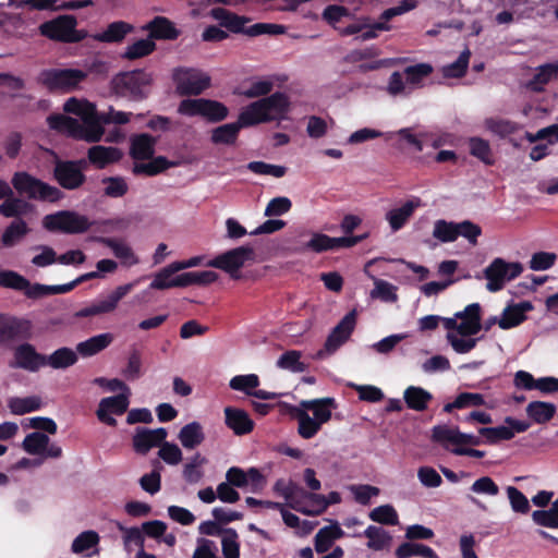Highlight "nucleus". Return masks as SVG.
<instances>
[{"instance_id":"3c124183","label":"nucleus","mask_w":558,"mask_h":558,"mask_svg":"<svg viewBox=\"0 0 558 558\" xmlns=\"http://www.w3.org/2000/svg\"><path fill=\"white\" fill-rule=\"evenodd\" d=\"M368 517L372 521L385 525H397L399 523L398 513L391 505H383L374 508Z\"/></svg>"},{"instance_id":"0e129e2a","label":"nucleus","mask_w":558,"mask_h":558,"mask_svg":"<svg viewBox=\"0 0 558 558\" xmlns=\"http://www.w3.org/2000/svg\"><path fill=\"white\" fill-rule=\"evenodd\" d=\"M375 288L371 292V296L374 299H380L384 302H396L398 295L396 293L397 288L388 281L383 279L374 280Z\"/></svg>"},{"instance_id":"473e14b6","label":"nucleus","mask_w":558,"mask_h":558,"mask_svg":"<svg viewBox=\"0 0 558 558\" xmlns=\"http://www.w3.org/2000/svg\"><path fill=\"white\" fill-rule=\"evenodd\" d=\"M113 341V335L110 332L100 333L77 343L76 352L83 357H89L98 354L108 348Z\"/></svg>"},{"instance_id":"de8ad7c7","label":"nucleus","mask_w":558,"mask_h":558,"mask_svg":"<svg viewBox=\"0 0 558 558\" xmlns=\"http://www.w3.org/2000/svg\"><path fill=\"white\" fill-rule=\"evenodd\" d=\"M218 280V274L213 270L189 271L181 274L182 288L190 286H208Z\"/></svg>"},{"instance_id":"338daca9","label":"nucleus","mask_w":558,"mask_h":558,"mask_svg":"<svg viewBox=\"0 0 558 558\" xmlns=\"http://www.w3.org/2000/svg\"><path fill=\"white\" fill-rule=\"evenodd\" d=\"M0 287L23 291L28 287V280L16 271L0 269Z\"/></svg>"},{"instance_id":"b1692460","label":"nucleus","mask_w":558,"mask_h":558,"mask_svg":"<svg viewBox=\"0 0 558 558\" xmlns=\"http://www.w3.org/2000/svg\"><path fill=\"white\" fill-rule=\"evenodd\" d=\"M456 318L461 319L459 335L462 337L474 336L482 329V307L478 303L469 304L463 311L457 312Z\"/></svg>"},{"instance_id":"5fc2aeb1","label":"nucleus","mask_w":558,"mask_h":558,"mask_svg":"<svg viewBox=\"0 0 558 558\" xmlns=\"http://www.w3.org/2000/svg\"><path fill=\"white\" fill-rule=\"evenodd\" d=\"M231 389L252 396V391L259 386V377L256 374L236 375L231 378Z\"/></svg>"},{"instance_id":"7ed1b4c3","label":"nucleus","mask_w":558,"mask_h":558,"mask_svg":"<svg viewBox=\"0 0 558 558\" xmlns=\"http://www.w3.org/2000/svg\"><path fill=\"white\" fill-rule=\"evenodd\" d=\"M77 20L74 15H59L41 23L39 34L50 40L63 44H77L87 37V32L77 29Z\"/></svg>"},{"instance_id":"c03bdc74","label":"nucleus","mask_w":558,"mask_h":558,"mask_svg":"<svg viewBox=\"0 0 558 558\" xmlns=\"http://www.w3.org/2000/svg\"><path fill=\"white\" fill-rule=\"evenodd\" d=\"M10 411L15 415H24L41 408V399L37 396L25 398L13 397L8 402Z\"/></svg>"},{"instance_id":"393cba45","label":"nucleus","mask_w":558,"mask_h":558,"mask_svg":"<svg viewBox=\"0 0 558 558\" xmlns=\"http://www.w3.org/2000/svg\"><path fill=\"white\" fill-rule=\"evenodd\" d=\"M123 157L120 148L113 146L95 145L88 148L87 158L96 169H105L119 162Z\"/></svg>"},{"instance_id":"423d86ee","label":"nucleus","mask_w":558,"mask_h":558,"mask_svg":"<svg viewBox=\"0 0 558 558\" xmlns=\"http://www.w3.org/2000/svg\"><path fill=\"white\" fill-rule=\"evenodd\" d=\"M87 216L81 215L74 210H60L44 217L43 226L51 232H62L66 234H81L90 229L94 225Z\"/></svg>"},{"instance_id":"a211bd4d","label":"nucleus","mask_w":558,"mask_h":558,"mask_svg":"<svg viewBox=\"0 0 558 558\" xmlns=\"http://www.w3.org/2000/svg\"><path fill=\"white\" fill-rule=\"evenodd\" d=\"M130 401L128 395L120 393L100 400L96 415L98 420L108 425L117 426V420L111 415H122L128 411Z\"/></svg>"},{"instance_id":"f257e3e1","label":"nucleus","mask_w":558,"mask_h":558,"mask_svg":"<svg viewBox=\"0 0 558 558\" xmlns=\"http://www.w3.org/2000/svg\"><path fill=\"white\" fill-rule=\"evenodd\" d=\"M156 142L157 140L147 133L135 135L132 138L130 148L131 157L135 160L151 159L149 162L134 163L132 171L135 175L144 174L154 177L178 165V162L170 161L163 156L153 158Z\"/></svg>"},{"instance_id":"c9c22d12","label":"nucleus","mask_w":558,"mask_h":558,"mask_svg":"<svg viewBox=\"0 0 558 558\" xmlns=\"http://www.w3.org/2000/svg\"><path fill=\"white\" fill-rule=\"evenodd\" d=\"M403 399L410 410L423 412L433 400V395L422 387L409 386L403 392Z\"/></svg>"},{"instance_id":"dca6fc26","label":"nucleus","mask_w":558,"mask_h":558,"mask_svg":"<svg viewBox=\"0 0 558 558\" xmlns=\"http://www.w3.org/2000/svg\"><path fill=\"white\" fill-rule=\"evenodd\" d=\"M53 179L64 190L74 191L86 182L85 173L70 160L57 159L53 166Z\"/></svg>"},{"instance_id":"f03ea898","label":"nucleus","mask_w":558,"mask_h":558,"mask_svg":"<svg viewBox=\"0 0 558 558\" xmlns=\"http://www.w3.org/2000/svg\"><path fill=\"white\" fill-rule=\"evenodd\" d=\"M14 190L29 199L57 203L64 197V193L56 186H52L26 171H17L11 180Z\"/></svg>"},{"instance_id":"8fccbe9b","label":"nucleus","mask_w":558,"mask_h":558,"mask_svg":"<svg viewBox=\"0 0 558 558\" xmlns=\"http://www.w3.org/2000/svg\"><path fill=\"white\" fill-rule=\"evenodd\" d=\"M433 236L442 243L454 242L458 239L457 222L444 219L436 220Z\"/></svg>"},{"instance_id":"4be33fe9","label":"nucleus","mask_w":558,"mask_h":558,"mask_svg":"<svg viewBox=\"0 0 558 558\" xmlns=\"http://www.w3.org/2000/svg\"><path fill=\"white\" fill-rule=\"evenodd\" d=\"M339 33L343 36L356 35V39L363 41L376 38L379 32L389 31V24L386 22H375L373 24H366L362 21H354L347 25L337 27Z\"/></svg>"},{"instance_id":"c85d7f7f","label":"nucleus","mask_w":558,"mask_h":558,"mask_svg":"<svg viewBox=\"0 0 558 558\" xmlns=\"http://www.w3.org/2000/svg\"><path fill=\"white\" fill-rule=\"evenodd\" d=\"M533 305L529 301H523L517 304L508 305L501 314L498 320V325L501 329H510L519 326L525 319V313L531 311Z\"/></svg>"},{"instance_id":"6e6d98bb","label":"nucleus","mask_w":558,"mask_h":558,"mask_svg":"<svg viewBox=\"0 0 558 558\" xmlns=\"http://www.w3.org/2000/svg\"><path fill=\"white\" fill-rule=\"evenodd\" d=\"M485 126L487 130L497 134L500 137H506L508 135H511L519 130L518 123L510 121V120L497 119V118L486 119Z\"/></svg>"},{"instance_id":"20e7f679","label":"nucleus","mask_w":558,"mask_h":558,"mask_svg":"<svg viewBox=\"0 0 558 558\" xmlns=\"http://www.w3.org/2000/svg\"><path fill=\"white\" fill-rule=\"evenodd\" d=\"M210 16L219 21L222 27L234 34H244L250 37H256L263 34L279 35V24L256 23L248 27L245 26L251 20L240 16L223 8H214Z\"/></svg>"},{"instance_id":"a18cd8bd","label":"nucleus","mask_w":558,"mask_h":558,"mask_svg":"<svg viewBox=\"0 0 558 558\" xmlns=\"http://www.w3.org/2000/svg\"><path fill=\"white\" fill-rule=\"evenodd\" d=\"M363 535L368 538L367 547L373 550H383L391 541L390 534L376 525H369Z\"/></svg>"},{"instance_id":"864d4df0","label":"nucleus","mask_w":558,"mask_h":558,"mask_svg":"<svg viewBox=\"0 0 558 558\" xmlns=\"http://www.w3.org/2000/svg\"><path fill=\"white\" fill-rule=\"evenodd\" d=\"M28 232L27 223L22 220L12 221L2 234V243L4 246L10 247L13 246L14 243L23 238Z\"/></svg>"},{"instance_id":"680f3d73","label":"nucleus","mask_w":558,"mask_h":558,"mask_svg":"<svg viewBox=\"0 0 558 558\" xmlns=\"http://www.w3.org/2000/svg\"><path fill=\"white\" fill-rule=\"evenodd\" d=\"M99 543V535L95 531H85L78 534L72 543V551L75 554H83L86 550L97 546Z\"/></svg>"},{"instance_id":"9b49d317","label":"nucleus","mask_w":558,"mask_h":558,"mask_svg":"<svg viewBox=\"0 0 558 558\" xmlns=\"http://www.w3.org/2000/svg\"><path fill=\"white\" fill-rule=\"evenodd\" d=\"M33 325L29 319L0 314V344L11 348L13 343L25 342L33 336Z\"/></svg>"},{"instance_id":"13d9d810","label":"nucleus","mask_w":558,"mask_h":558,"mask_svg":"<svg viewBox=\"0 0 558 558\" xmlns=\"http://www.w3.org/2000/svg\"><path fill=\"white\" fill-rule=\"evenodd\" d=\"M239 535L234 529L228 527L223 530L221 541L222 555L225 558H240Z\"/></svg>"},{"instance_id":"49530a36","label":"nucleus","mask_w":558,"mask_h":558,"mask_svg":"<svg viewBox=\"0 0 558 558\" xmlns=\"http://www.w3.org/2000/svg\"><path fill=\"white\" fill-rule=\"evenodd\" d=\"M155 49L156 44L154 40L149 38L138 39L126 47L125 51L122 53V58L126 60H136L149 56L155 51Z\"/></svg>"},{"instance_id":"6ab92c4d","label":"nucleus","mask_w":558,"mask_h":558,"mask_svg":"<svg viewBox=\"0 0 558 558\" xmlns=\"http://www.w3.org/2000/svg\"><path fill=\"white\" fill-rule=\"evenodd\" d=\"M282 413L289 414L293 420L298 421V434L303 439L315 437L322 429V425L313 420L308 412H305L304 409L298 405L281 401V414Z\"/></svg>"},{"instance_id":"69168bd1","label":"nucleus","mask_w":558,"mask_h":558,"mask_svg":"<svg viewBox=\"0 0 558 558\" xmlns=\"http://www.w3.org/2000/svg\"><path fill=\"white\" fill-rule=\"evenodd\" d=\"M478 434L484 437L488 444H497L498 441L513 438V430L508 429V426L481 427Z\"/></svg>"},{"instance_id":"ddd939ff","label":"nucleus","mask_w":558,"mask_h":558,"mask_svg":"<svg viewBox=\"0 0 558 558\" xmlns=\"http://www.w3.org/2000/svg\"><path fill=\"white\" fill-rule=\"evenodd\" d=\"M173 81L181 96H197L210 86V76L195 69H175Z\"/></svg>"},{"instance_id":"f704fd0d","label":"nucleus","mask_w":558,"mask_h":558,"mask_svg":"<svg viewBox=\"0 0 558 558\" xmlns=\"http://www.w3.org/2000/svg\"><path fill=\"white\" fill-rule=\"evenodd\" d=\"M94 241L111 248L114 256L124 264L134 265L138 263L133 250L124 242L114 238L95 236Z\"/></svg>"},{"instance_id":"6e6552de","label":"nucleus","mask_w":558,"mask_h":558,"mask_svg":"<svg viewBox=\"0 0 558 558\" xmlns=\"http://www.w3.org/2000/svg\"><path fill=\"white\" fill-rule=\"evenodd\" d=\"M279 110V92L246 106L239 114L238 122L243 128L268 122L274 119L272 111Z\"/></svg>"},{"instance_id":"f3484780","label":"nucleus","mask_w":558,"mask_h":558,"mask_svg":"<svg viewBox=\"0 0 558 558\" xmlns=\"http://www.w3.org/2000/svg\"><path fill=\"white\" fill-rule=\"evenodd\" d=\"M108 114L99 113L96 108L89 112L81 123V129L76 131V140H84L88 143H97L105 133L104 124H109Z\"/></svg>"},{"instance_id":"2eb2a0df","label":"nucleus","mask_w":558,"mask_h":558,"mask_svg":"<svg viewBox=\"0 0 558 558\" xmlns=\"http://www.w3.org/2000/svg\"><path fill=\"white\" fill-rule=\"evenodd\" d=\"M433 441L440 444L447 450H450L448 445L456 447L463 446H480L483 440L480 436L465 434L460 432L458 427H449L447 425H436L432 429Z\"/></svg>"},{"instance_id":"bb28decb","label":"nucleus","mask_w":558,"mask_h":558,"mask_svg":"<svg viewBox=\"0 0 558 558\" xmlns=\"http://www.w3.org/2000/svg\"><path fill=\"white\" fill-rule=\"evenodd\" d=\"M143 29L149 32V39L151 40H174L180 35L175 25L165 16H155Z\"/></svg>"},{"instance_id":"c756f323","label":"nucleus","mask_w":558,"mask_h":558,"mask_svg":"<svg viewBox=\"0 0 558 558\" xmlns=\"http://www.w3.org/2000/svg\"><path fill=\"white\" fill-rule=\"evenodd\" d=\"M421 206V199L415 198L407 201L401 207L393 208L386 214V219L392 231L402 229L409 219L413 216L414 210Z\"/></svg>"},{"instance_id":"a878e982","label":"nucleus","mask_w":558,"mask_h":558,"mask_svg":"<svg viewBox=\"0 0 558 558\" xmlns=\"http://www.w3.org/2000/svg\"><path fill=\"white\" fill-rule=\"evenodd\" d=\"M305 412H313V420L319 425H324L331 420L332 410L337 408L336 400L330 397L318 398L312 400H302L299 405Z\"/></svg>"},{"instance_id":"39448f33","label":"nucleus","mask_w":558,"mask_h":558,"mask_svg":"<svg viewBox=\"0 0 558 558\" xmlns=\"http://www.w3.org/2000/svg\"><path fill=\"white\" fill-rule=\"evenodd\" d=\"M153 83L150 73L143 69L118 73L111 81L113 92L121 97L143 100Z\"/></svg>"},{"instance_id":"72a5a7b5","label":"nucleus","mask_w":558,"mask_h":558,"mask_svg":"<svg viewBox=\"0 0 558 558\" xmlns=\"http://www.w3.org/2000/svg\"><path fill=\"white\" fill-rule=\"evenodd\" d=\"M78 361L77 352L71 348L62 347L49 355H45V367L53 369H65L75 365Z\"/></svg>"},{"instance_id":"0eeeda50","label":"nucleus","mask_w":558,"mask_h":558,"mask_svg":"<svg viewBox=\"0 0 558 558\" xmlns=\"http://www.w3.org/2000/svg\"><path fill=\"white\" fill-rule=\"evenodd\" d=\"M178 111L189 117L199 116L211 123L221 122L229 114V109L225 104L206 98L183 99Z\"/></svg>"},{"instance_id":"774afa93","label":"nucleus","mask_w":558,"mask_h":558,"mask_svg":"<svg viewBox=\"0 0 558 558\" xmlns=\"http://www.w3.org/2000/svg\"><path fill=\"white\" fill-rule=\"evenodd\" d=\"M507 495L514 512L527 513L530 511V502L526 496L514 486L507 488Z\"/></svg>"},{"instance_id":"5701e85b","label":"nucleus","mask_w":558,"mask_h":558,"mask_svg":"<svg viewBox=\"0 0 558 558\" xmlns=\"http://www.w3.org/2000/svg\"><path fill=\"white\" fill-rule=\"evenodd\" d=\"M14 360L17 367L29 372H37L45 367V354L38 353L27 341L14 349Z\"/></svg>"},{"instance_id":"7c9ffc66","label":"nucleus","mask_w":558,"mask_h":558,"mask_svg":"<svg viewBox=\"0 0 558 558\" xmlns=\"http://www.w3.org/2000/svg\"><path fill=\"white\" fill-rule=\"evenodd\" d=\"M134 26L124 21H114L101 33L94 35V39L99 43L118 44L123 41L126 35L133 33Z\"/></svg>"},{"instance_id":"1a4fd4ad","label":"nucleus","mask_w":558,"mask_h":558,"mask_svg":"<svg viewBox=\"0 0 558 558\" xmlns=\"http://www.w3.org/2000/svg\"><path fill=\"white\" fill-rule=\"evenodd\" d=\"M253 256V247L242 245L217 255L215 258L207 260L205 265L229 274L232 279H239L240 269L247 260H252Z\"/></svg>"},{"instance_id":"cd10ccee","label":"nucleus","mask_w":558,"mask_h":558,"mask_svg":"<svg viewBox=\"0 0 558 558\" xmlns=\"http://www.w3.org/2000/svg\"><path fill=\"white\" fill-rule=\"evenodd\" d=\"M225 416L226 425L232 429L235 435H246L254 428V422L244 410L227 407L225 409Z\"/></svg>"},{"instance_id":"4468645a","label":"nucleus","mask_w":558,"mask_h":558,"mask_svg":"<svg viewBox=\"0 0 558 558\" xmlns=\"http://www.w3.org/2000/svg\"><path fill=\"white\" fill-rule=\"evenodd\" d=\"M134 287L135 282L117 287L106 299L97 300L75 312L74 317L86 318L113 312L119 302L129 294Z\"/></svg>"},{"instance_id":"4c0bfd02","label":"nucleus","mask_w":558,"mask_h":558,"mask_svg":"<svg viewBox=\"0 0 558 558\" xmlns=\"http://www.w3.org/2000/svg\"><path fill=\"white\" fill-rule=\"evenodd\" d=\"M558 76V64L546 63L536 69L534 76L527 82L526 86L533 92H543L545 85Z\"/></svg>"},{"instance_id":"603ef678","label":"nucleus","mask_w":558,"mask_h":558,"mask_svg":"<svg viewBox=\"0 0 558 558\" xmlns=\"http://www.w3.org/2000/svg\"><path fill=\"white\" fill-rule=\"evenodd\" d=\"M471 52L466 49L461 52L456 61L442 68L445 77L460 78L465 75L469 66Z\"/></svg>"},{"instance_id":"79ce46f5","label":"nucleus","mask_w":558,"mask_h":558,"mask_svg":"<svg viewBox=\"0 0 558 558\" xmlns=\"http://www.w3.org/2000/svg\"><path fill=\"white\" fill-rule=\"evenodd\" d=\"M470 155L481 160L486 166H493L495 158L487 140L473 136L468 140Z\"/></svg>"},{"instance_id":"37998d69","label":"nucleus","mask_w":558,"mask_h":558,"mask_svg":"<svg viewBox=\"0 0 558 558\" xmlns=\"http://www.w3.org/2000/svg\"><path fill=\"white\" fill-rule=\"evenodd\" d=\"M241 129L238 121L220 125L211 131L210 140L214 144L232 145L238 140Z\"/></svg>"},{"instance_id":"bf43d9fd","label":"nucleus","mask_w":558,"mask_h":558,"mask_svg":"<svg viewBox=\"0 0 558 558\" xmlns=\"http://www.w3.org/2000/svg\"><path fill=\"white\" fill-rule=\"evenodd\" d=\"M433 73V66L429 63H417L409 65L403 70L405 81L414 86L422 83L424 78Z\"/></svg>"},{"instance_id":"58836bf2","label":"nucleus","mask_w":558,"mask_h":558,"mask_svg":"<svg viewBox=\"0 0 558 558\" xmlns=\"http://www.w3.org/2000/svg\"><path fill=\"white\" fill-rule=\"evenodd\" d=\"M526 415L536 424L548 423L557 412L554 403L545 401H532L525 409Z\"/></svg>"},{"instance_id":"052dcab7","label":"nucleus","mask_w":558,"mask_h":558,"mask_svg":"<svg viewBox=\"0 0 558 558\" xmlns=\"http://www.w3.org/2000/svg\"><path fill=\"white\" fill-rule=\"evenodd\" d=\"M22 134L20 132H10L0 143V150L10 159H15L22 148Z\"/></svg>"},{"instance_id":"e2e57ef3","label":"nucleus","mask_w":558,"mask_h":558,"mask_svg":"<svg viewBox=\"0 0 558 558\" xmlns=\"http://www.w3.org/2000/svg\"><path fill=\"white\" fill-rule=\"evenodd\" d=\"M102 183L106 184L104 194L108 197L119 198L129 191L128 183L122 177H106L102 179Z\"/></svg>"},{"instance_id":"09e8293b","label":"nucleus","mask_w":558,"mask_h":558,"mask_svg":"<svg viewBox=\"0 0 558 558\" xmlns=\"http://www.w3.org/2000/svg\"><path fill=\"white\" fill-rule=\"evenodd\" d=\"M49 437L40 432H33L23 440L22 447L29 454H44L49 445Z\"/></svg>"},{"instance_id":"4d7b16f0","label":"nucleus","mask_w":558,"mask_h":558,"mask_svg":"<svg viewBox=\"0 0 558 558\" xmlns=\"http://www.w3.org/2000/svg\"><path fill=\"white\" fill-rule=\"evenodd\" d=\"M532 519L535 524L549 527L558 529V507L554 501L548 510H535L532 513Z\"/></svg>"},{"instance_id":"ea45409f","label":"nucleus","mask_w":558,"mask_h":558,"mask_svg":"<svg viewBox=\"0 0 558 558\" xmlns=\"http://www.w3.org/2000/svg\"><path fill=\"white\" fill-rule=\"evenodd\" d=\"M395 555L397 558H439L437 553L432 547L413 542H404L399 545L395 551Z\"/></svg>"},{"instance_id":"e433bc0d","label":"nucleus","mask_w":558,"mask_h":558,"mask_svg":"<svg viewBox=\"0 0 558 558\" xmlns=\"http://www.w3.org/2000/svg\"><path fill=\"white\" fill-rule=\"evenodd\" d=\"M174 263L159 270L149 284L153 290H166L170 288H182L181 275L173 277L179 270L174 268Z\"/></svg>"},{"instance_id":"412c9836","label":"nucleus","mask_w":558,"mask_h":558,"mask_svg":"<svg viewBox=\"0 0 558 558\" xmlns=\"http://www.w3.org/2000/svg\"><path fill=\"white\" fill-rule=\"evenodd\" d=\"M356 324L355 312H349L331 330L324 349L327 353L336 352L352 335Z\"/></svg>"},{"instance_id":"2f4dec72","label":"nucleus","mask_w":558,"mask_h":558,"mask_svg":"<svg viewBox=\"0 0 558 558\" xmlns=\"http://www.w3.org/2000/svg\"><path fill=\"white\" fill-rule=\"evenodd\" d=\"M178 439L183 448L187 450L197 448L205 440V433L202 424L196 421L187 423L180 429Z\"/></svg>"},{"instance_id":"aec40b11","label":"nucleus","mask_w":558,"mask_h":558,"mask_svg":"<svg viewBox=\"0 0 558 558\" xmlns=\"http://www.w3.org/2000/svg\"><path fill=\"white\" fill-rule=\"evenodd\" d=\"M167 436V429L163 427L156 429L136 427L132 437V446L136 453L146 454L150 449L159 447Z\"/></svg>"},{"instance_id":"9d476101","label":"nucleus","mask_w":558,"mask_h":558,"mask_svg":"<svg viewBox=\"0 0 558 558\" xmlns=\"http://www.w3.org/2000/svg\"><path fill=\"white\" fill-rule=\"evenodd\" d=\"M86 78V73L76 69H49L43 70L38 75V83L50 92L74 89Z\"/></svg>"},{"instance_id":"f8f14e48","label":"nucleus","mask_w":558,"mask_h":558,"mask_svg":"<svg viewBox=\"0 0 558 558\" xmlns=\"http://www.w3.org/2000/svg\"><path fill=\"white\" fill-rule=\"evenodd\" d=\"M522 271L523 266L521 263H508L497 257L484 270V276L487 279L486 288L490 292L500 291L506 281L515 279Z\"/></svg>"},{"instance_id":"a19ab883","label":"nucleus","mask_w":558,"mask_h":558,"mask_svg":"<svg viewBox=\"0 0 558 558\" xmlns=\"http://www.w3.org/2000/svg\"><path fill=\"white\" fill-rule=\"evenodd\" d=\"M47 122L51 130L73 138L76 136V131L81 129V122L78 120L60 113L50 114L47 118Z\"/></svg>"}]
</instances>
